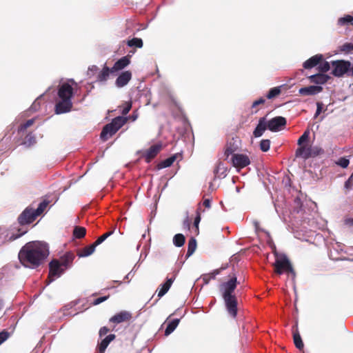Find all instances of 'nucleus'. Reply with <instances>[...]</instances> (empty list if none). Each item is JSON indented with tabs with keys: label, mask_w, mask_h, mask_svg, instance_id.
Segmentation results:
<instances>
[{
	"label": "nucleus",
	"mask_w": 353,
	"mask_h": 353,
	"mask_svg": "<svg viewBox=\"0 0 353 353\" xmlns=\"http://www.w3.org/2000/svg\"><path fill=\"white\" fill-rule=\"evenodd\" d=\"M294 343L296 348L301 350L303 349L304 344L301 337L299 328H298V323L296 322L295 325L292 327V329Z\"/></svg>",
	"instance_id": "aec40b11"
},
{
	"label": "nucleus",
	"mask_w": 353,
	"mask_h": 353,
	"mask_svg": "<svg viewBox=\"0 0 353 353\" xmlns=\"http://www.w3.org/2000/svg\"><path fill=\"white\" fill-rule=\"evenodd\" d=\"M323 90V88L319 85H310L299 89V93L302 96L315 95Z\"/></svg>",
	"instance_id": "6ab92c4d"
},
{
	"label": "nucleus",
	"mask_w": 353,
	"mask_h": 353,
	"mask_svg": "<svg viewBox=\"0 0 353 353\" xmlns=\"http://www.w3.org/2000/svg\"><path fill=\"white\" fill-rule=\"evenodd\" d=\"M38 216L34 209L30 206L27 207L19 216L18 222L21 225L32 223Z\"/></svg>",
	"instance_id": "9d476101"
},
{
	"label": "nucleus",
	"mask_w": 353,
	"mask_h": 353,
	"mask_svg": "<svg viewBox=\"0 0 353 353\" xmlns=\"http://www.w3.org/2000/svg\"><path fill=\"white\" fill-rule=\"evenodd\" d=\"M270 148V141L269 139H263L260 142V149L263 152H268Z\"/></svg>",
	"instance_id": "79ce46f5"
},
{
	"label": "nucleus",
	"mask_w": 353,
	"mask_h": 353,
	"mask_svg": "<svg viewBox=\"0 0 353 353\" xmlns=\"http://www.w3.org/2000/svg\"><path fill=\"white\" fill-rule=\"evenodd\" d=\"M341 51L345 52V54H348L353 51V43H345L343 45L341 46Z\"/></svg>",
	"instance_id": "37998d69"
},
{
	"label": "nucleus",
	"mask_w": 353,
	"mask_h": 353,
	"mask_svg": "<svg viewBox=\"0 0 353 353\" xmlns=\"http://www.w3.org/2000/svg\"><path fill=\"white\" fill-rule=\"evenodd\" d=\"M175 279V276H173L171 278H168L166 281L160 285V289L158 290V297L161 298L164 296L170 288L172 284Z\"/></svg>",
	"instance_id": "b1692460"
},
{
	"label": "nucleus",
	"mask_w": 353,
	"mask_h": 353,
	"mask_svg": "<svg viewBox=\"0 0 353 353\" xmlns=\"http://www.w3.org/2000/svg\"><path fill=\"white\" fill-rule=\"evenodd\" d=\"M48 254L47 244L41 241H30L21 248L18 257L24 267L34 269L39 267Z\"/></svg>",
	"instance_id": "f257e3e1"
},
{
	"label": "nucleus",
	"mask_w": 353,
	"mask_h": 353,
	"mask_svg": "<svg viewBox=\"0 0 353 353\" xmlns=\"http://www.w3.org/2000/svg\"><path fill=\"white\" fill-rule=\"evenodd\" d=\"M27 232V230H23L21 228H13L3 230L0 232V243H5L11 242Z\"/></svg>",
	"instance_id": "0eeeda50"
},
{
	"label": "nucleus",
	"mask_w": 353,
	"mask_h": 353,
	"mask_svg": "<svg viewBox=\"0 0 353 353\" xmlns=\"http://www.w3.org/2000/svg\"><path fill=\"white\" fill-rule=\"evenodd\" d=\"M203 205L207 208H210V206H211V201L210 199H205L203 202Z\"/></svg>",
	"instance_id": "13d9d810"
},
{
	"label": "nucleus",
	"mask_w": 353,
	"mask_h": 353,
	"mask_svg": "<svg viewBox=\"0 0 353 353\" xmlns=\"http://www.w3.org/2000/svg\"><path fill=\"white\" fill-rule=\"evenodd\" d=\"M310 134V129H307L298 139L297 144L299 145V147L295 152V155L296 157H303V159H307L311 157H315L323 153V150L320 148L315 147L312 148L303 145L304 143L308 141Z\"/></svg>",
	"instance_id": "7ed1b4c3"
},
{
	"label": "nucleus",
	"mask_w": 353,
	"mask_h": 353,
	"mask_svg": "<svg viewBox=\"0 0 353 353\" xmlns=\"http://www.w3.org/2000/svg\"><path fill=\"white\" fill-rule=\"evenodd\" d=\"M110 74L112 73V68H110L109 67L104 65L103 69L99 72L97 79L98 81H106L108 79Z\"/></svg>",
	"instance_id": "c85d7f7f"
},
{
	"label": "nucleus",
	"mask_w": 353,
	"mask_h": 353,
	"mask_svg": "<svg viewBox=\"0 0 353 353\" xmlns=\"http://www.w3.org/2000/svg\"><path fill=\"white\" fill-rule=\"evenodd\" d=\"M48 205H49V201H48L47 199H44L43 201H41L39 204L38 208L36 210H34L36 214L38 216L41 215L44 212V210L46 209V208L48 207Z\"/></svg>",
	"instance_id": "4c0bfd02"
},
{
	"label": "nucleus",
	"mask_w": 353,
	"mask_h": 353,
	"mask_svg": "<svg viewBox=\"0 0 353 353\" xmlns=\"http://www.w3.org/2000/svg\"><path fill=\"white\" fill-rule=\"evenodd\" d=\"M241 140L237 136L229 138L227 140L224 148L225 159H228L229 156L231 154L232 156L233 154L239 150Z\"/></svg>",
	"instance_id": "1a4fd4ad"
},
{
	"label": "nucleus",
	"mask_w": 353,
	"mask_h": 353,
	"mask_svg": "<svg viewBox=\"0 0 353 353\" xmlns=\"http://www.w3.org/2000/svg\"><path fill=\"white\" fill-rule=\"evenodd\" d=\"M287 120L285 117L277 116L268 122V129L272 132H278L285 128Z\"/></svg>",
	"instance_id": "ddd939ff"
},
{
	"label": "nucleus",
	"mask_w": 353,
	"mask_h": 353,
	"mask_svg": "<svg viewBox=\"0 0 353 353\" xmlns=\"http://www.w3.org/2000/svg\"><path fill=\"white\" fill-rule=\"evenodd\" d=\"M231 163L232 165L239 171L251 163L249 157L245 154H233L231 157Z\"/></svg>",
	"instance_id": "9b49d317"
},
{
	"label": "nucleus",
	"mask_w": 353,
	"mask_h": 353,
	"mask_svg": "<svg viewBox=\"0 0 353 353\" xmlns=\"http://www.w3.org/2000/svg\"><path fill=\"white\" fill-rule=\"evenodd\" d=\"M349 77H353V65H351V69H350Z\"/></svg>",
	"instance_id": "e2e57ef3"
},
{
	"label": "nucleus",
	"mask_w": 353,
	"mask_h": 353,
	"mask_svg": "<svg viewBox=\"0 0 353 353\" xmlns=\"http://www.w3.org/2000/svg\"><path fill=\"white\" fill-rule=\"evenodd\" d=\"M316 106H317V108H316V113L314 114V118H316L322 112L323 104L321 102H317Z\"/></svg>",
	"instance_id": "603ef678"
},
{
	"label": "nucleus",
	"mask_w": 353,
	"mask_h": 353,
	"mask_svg": "<svg viewBox=\"0 0 353 353\" xmlns=\"http://www.w3.org/2000/svg\"><path fill=\"white\" fill-rule=\"evenodd\" d=\"M127 44L129 47H136L141 48L143 47V43L141 39L134 37L130 40H128Z\"/></svg>",
	"instance_id": "c9c22d12"
},
{
	"label": "nucleus",
	"mask_w": 353,
	"mask_h": 353,
	"mask_svg": "<svg viewBox=\"0 0 353 353\" xmlns=\"http://www.w3.org/2000/svg\"><path fill=\"white\" fill-rule=\"evenodd\" d=\"M75 258V255L72 252H67L59 259L61 265L65 269L71 267L72 262Z\"/></svg>",
	"instance_id": "a211bd4d"
},
{
	"label": "nucleus",
	"mask_w": 353,
	"mask_h": 353,
	"mask_svg": "<svg viewBox=\"0 0 353 353\" xmlns=\"http://www.w3.org/2000/svg\"><path fill=\"white\" fill-rule=\"evenodd\" d=\"M35 122V119H31L27 120L26 122L21 123L20 125L18 127V134L20 136H23L26 132H27V130L31 127Z\"/></svg>",
	"instance_id": "cd10ccee"
},
{
	"label": "nucleus",
	"mask_w": 353,
	"mask_h": 353,
	"mask_svg": "<svg viewBox=\"0 0 353 353\" xmlns=\"http://www.w3.org/2000/svg\"><path fill=\"white\" fill-rule=\"evenodd\" d=\"M308 78L311 83L316 84H324L329 80L330 77L327 74L319 73L311 75Z\"/></svg>",
	"instance_id": "a878e982"
},
{
	"label": "nucleus",
	"mask_w": 353,
	"mask_h": 353,
	"mask_svg": "<svg viewBox=\"0 0 353 353\" xmlns=\"http://www.w3.org/2000/svg\"><path fill=\"white\" fill-rule=\"evenodd\" d=\"M332 74L336 77H341L344 74L349 77L351 62L346 60H336L331 62Z\"/></svg>",
	"instance_id": "39448f33"
},
{
	"label": "nucleus",
	"mask_w": 353,
	"mask_h": 353,
	"mask_svg": "<svg viewBox=\"0 0 353 353\" xmlns=\"http://www.w3.org/2000/svg\"><path fill=\"white\" fill-rule=\"evenodd\" d=\"M179 322L180 319H173L170 322H169L165 330V335H170L176 328Z\"/></svg>",
	"instance_id": "2f4dec72"
},
{
	"label": "nucleus",
	"mask_w": 353,
	"mask_h": 353,
	"mask_svg": "<svg viewBox=\"0 0 353 353\" xmlns=\"http://www.w3.org/2000/svg\"><path fill=\"white\" fill-rule=\"evenodd\" d=\"M36 143V138L32 132L27 134L24 138L23 144L30 146Z\"/></svg>",
	"instance_id": "e433bc0d"
},
{
	"label": "nucleus",
	"mask_w": 353,
	"mask_h": 353,
	"mask_svg": "<svg viewBox=\"0 0 353 353\" xmlns=\"http://www.w3.org/2000/svg\"><path fill=\"white\" fill-rule=\"evenodd\" d=\"M10 336L8 332L3 330L0 332V345L2 344L5 341H6Z\"/></svg>",
	"instance_id": "09e8293b"
},
{
	"label": "nucleus",
	"mask_w": 353,
	"mask_h": 353,
	"mask_svg": "<svg viewBox=\"0 0 353 353\" xmlns=\"http://www.w3.org/2000/svg\"><path fill=\"white\" fill-rule=\"evenodd\" d=\"M344 187L347 190H351L352 188V187H353V179L350 176L345 181Z\"/></svg>",
	"instance_id": "3c124183"
},
{
	"label": "nucleus",
	"mask_w": 353,
	"mask_h": 353,
	"mask_svg": "<svg viewBox=\"0 0 353 353\" xmlns=\"http://www.w3.org/2000/svg\"><path fill=\"white\" fill-rule=\"evenodd\" d=\"M4 307V301L0 297V311Z\"/></svg>",
	"instance_id": "052dcab7"
},
{
	"label": "nucleus",
	"mask_w": 353,
	"mask_h": 353,
	"mask_svg": "<svg viewBox=\"0 0 353 353\" xmlns=\"http://www.w3.org/2000/svg\"><path fill=\"white\" fill-rule=\"evenodd\" d=\"M353 21V17L351 15H346L344 17H341L339 19V23L340 25H345L350 23Z\"/></svg>",
	"instance_id": "49530a36"
},
{
	"label": "nucleus",
	"mask_w": 353,
	"mask_h": 353,
	"mask_svg": "<svg viewBox=\"0 0 353 353\" xmlns=\"http://www.w3.org/2000/svg\"><path fill=\"white\" fill-rule=\"evenodd\" d=\"M265 102V100L263 98H260L259 99L254 101L252 105V112L256 113L259 110V108H258V106L259 105L264 104Z\"/></svg>",
	"instance_id": "a19ab883"
},
{
	"label": "nucleus",
	"mask_w": 353,
	"mask_h": 353,
	"mask_svg": "<svg viewBox=\"0 0 353 353\" xmlns=\"http://www.w3.org/2000/svg\"><path fill=\"white\" fill-rule=\"evenodd\" d=\"M185 238L182 234H176L173 238V243L176 247H181L184 245Z\"/></svg>",
	"instance_id": "f704fd0d"
},
{
	"label": "nucleus",
	"mask_w": 353,
	"mask_h": 353,
	"mask_svg": "<svg viewBox=\"0 0 353 353\" xmlns=\"http://www.w3.org/2000/svg\"><path fill=\"white\" fill-rule=\"evenodd\" d=\"M266 129H268V123L266 122V119L265 117H261L259 119V123L253 132L254 137H261Z\"/></svg>",
	"instance_id": "4be33fe9"
},
{
	"label": "nucleus",
	"mask_w": 353,
	"mask_h": 353,
	"mask_svg": "<svg viewBox=\"0 0 353 353\" xmlns=\"http://www.w3.org/2000/svg\"><path fill=\"white\" fill-rule=\"evenodd\" d=\"M237 285V279L235 275L231 276V278L227 281L224 282L221 285V289L223 290L222 296H232Z\"/></svg>",
	"instance_id": "4468645a"
},
{
	"label": "nucleus",
	"mask_w": 353,
	"mask_h": 353,
	"mask_svg": "<svg viewBox=\"0 0 353 353\" xmlns=\"http://www.w3.org/2000/svg\"><path fill=\"white\" fill-rule=\"evenodd\" d=\"M330 68H332L331 63H330L327 61L323 62L319 66V70L321 72H327L330 69Z\"/></svg>",
	"instance_id": "a18cd8bd"
},
{
	"label": "nucleus",
	"mask_w": 353,
	"mask_h": 353,
	"mask_svg": "<svg viewBox=\"0 0 353 353\" xmlns=\"http://www.w3.org/2000/svg\"><path fill=\"white\" fill-rule=\"evenodd\" d=\"M65 269L61 265L58 259H53L49 263V274L46 282L48 284L64 273Z\"/></svg>",
	"instance_id": "6e6552de"
},
{
	"label": "nucleus",
	"mask_w": 353,
	"mask_h": 353,
	"mask_svg": "<svg viewBox=\"0 0 353 353\" xmlns=\"http://www.w3.org/2000/svg\"><path fill=\"white\" fill-rule=\"evenodd\" d=\"M96 245H94V243H93L92 244L88 245V246H86L83 248H81V249H79L77 251V255L79 257V258H82V257H87V256H90L92 254L94 253V250H95V248H96Z\"/></svg>",
	"instance_id": "393cba45"
},
{
	"label": "nucleus",
	"mask_w": 353,
	"mask_h": 353,
	"mask_svg": "<svg viewBox=\"0 0 353 353\" xmlns=\"http://www.w3.org/2000/svg\"><path fill=\"white\" fill-rule=\"evenodd\" d=\"M69 81L72 83H74V81L73 79H70Z\"/></svg>",
	"instance_id": "0e129e2a"
},
{
	"label": "nucleus",
	"mask_w": 353,
	"mask_h": 353,
	"mask_svg": "<svg viewBox=\"0 0 353 353\" xmlns=\"http://www.w3.org/2000/svg\"><path fill=\"white\" fill-rule=\"evenodd\" d=\"M128 119H130L132 121H134L138 118V114L136 111L133 112L132 114L128 117Z\"/></svg>",
	"instance_id": "4d7b16f0"
},
{
	"label": "nucleus",
	"mask_w": 353,
	"mask_h": 353,
	"mask_svg": "<svg viewBox=\"0 0 353 353\" xmlns=\"http://www.w3.org/2000/svg\"><path fill=\"white\" fill-rule=\"evenodd\" d=\"M128 118L119 116L112 120L110 123L106 124L102 129L100 137L103 141H107L121 128L128 121Z\"/></svg>",
	"instance_id": "20e7f679"
},
{
	"label": "nucleus",
	"mask_w": 353,
	"mask_h": 353,
	"mask_svg": "<svg viewBox=\"0 0 353 353\" xmlns=\"http://www.w3.org/2000/svg\"><path fill=\"white\" fill-rule=\"evenodd\" d=\"M115 337L116 336L114 334H110L103 339L98 346L99 353H104L110 343L112 341Z\"/></svg>",
	"instance_id": "bb28decb"
},
{
	"label": "nucleus",
	"mask_w": 353,
	"mask_h": 353,
	"mask_svg": "<svg viewBox=\"0 0 353 353\" xmlns=\"http://www.w3.org/2000/svg\"><path fill=\"white\" fill-rule=\"evenodd\" d=\"M130 63V57L128 56L123 57L117 61L112 68V73L121 70Z\"/></svg>",
	"instance_id": "412c9836"
},
{
	"label": "nucleus",
	"mask_w": 353,
	"mask_h": 353,
	"mask_svg": "<svg viewBox=\"0 0 353 353\" xmlns=\"http://www.w3.org/2000/svg\"><path fill=\"white\" fill-rule=\"evenodd\" d=\"M323 59V57L322 54H316L305 61L303 63V67L305 69L312 68L319 64Z\"/></svg>",
	"instance_id": "5701e85b"
},
{
	"label": "nucleus",
	"mask_w": 353,
	"mask_h": 353,
	"mask_svg": "<svg viewBox=\"0 0 353 353\" xmlns=\"http://www.w3.org/2000/svg\"><path fill=\"white\" fill-rule=\"evenodd\" d=\"M273 266L274 268V272L279 275L282 274L283 272L295 275L292 265L285 256L276 258Z\"/></svg>",
	"instance_id": "423d86ee"
},
{
	"label": "nucleus",
	"mask_w": 353,
	"mask_h": 353,
	"mask_svg": "<svg viewBox=\"0 0 353 353\" xmlns=\"http://www.w3.org/2000/svg\"><path fill=\"white\" fill-rule=\"evenodd\" d=\"M280 93H281L280 87H274V88H271L269 90L268 93L266 95V97L268 99H272L276 97L277 96H279L280 94Z\"/></svg>",
	"instance_id": "58836bf2"
},
{
	"label": "nucleus",
	"mask_w": 353,
	"mask_h": 353,
	"mask_svg": "<svg viewBox=\"0 0 353 353\" xmlns=\"http://www.w3.org/2000/svg\"><path fill=\"white\" fill-rule=\"evenodd\" d=\"M109 331H110V330L107 327H105V326L102 327L100 329L99 332V336L102 337L103 336L107 334Z\"/></svg>",
	"instance_id": "864d4df0"
},
{
	"label": "nucleus",
	"mask_w": 353,
	"mask_h": 353,
	"mask_svg": "<svg viewBox=\"0 0 353 353\" xmlns=\"http://www.w3.org/2000/svg\"><path fill=\"white\" fill-rule=\"evenodd\" d=\"M109 297H110V295L99 297L93 301L92 305H99V304L103 303V301L108 300L109 299Z\"/></svg>",
	"instance_id": "8fccbe9b"
},
{
	"label": "nucleus",
	"mask_w": 353,
	"mask_h": 353,
	"mask_svg": "<svg viewBox=\"0 0 353 353\" xmlns=\"http://www.w3.org/2000/svg\"><path fill=\"white\" fill-rule=\"evenodd\" d=\"M344 222H345V224L347 225L353 226V218L345 219Z\"/></svg>",
	"instance_id": "6e6d98bb"
},
{
	"label": "nucleus",
	"mask_w": 353,
	"mask_h": 353,
	"mask_svg": "<svg viewBox=\"0 0 353 353\" xmlns=\"http://www.w3.org/2000/svg\"><path fill=\"white\" fill-rule=\"evenodd\" d=\"M336 163L343 168H346L349 165L350 161L345 157H341L338 159Z\"/></svg>",
	"instance_id": "c03bdc74"
},
{
	"label": "nucleus",
	"mask_w": 353,
	"mask_h": 353,
	"mask_svg": "<svg viewBox=\"0 0 353 353\" xmlns=\"http://www.w3.org/2000/svg\"><path fill=\"white\" fill-rule=\"evenodd\" d=\"M225 267H222L219 269L214 270L213 272H212L210 274H205L203 275V281L205 284H208L210 280L214 279L216 276L219 274L221 272V270L225 269Z\"/></svg>",
	"instance_id": "c756f323"
},
{
	"label": "nucleus",
	"mask_w": 353,
	"mask_h": 353,
	"mask_svg": "<svg viewBox=\"0 0 353 353\" xmlns=\"http://www.w3.org/2000/svg\"><path fill=\"white\" fill-rule=\"evenodd\" d=\"M39 105V102L38 99L35 100L34 102L32 105V108L36 110L37 107Z\"/></svg>",
	"instance_id": "bf43d9fd"
},
{
	"label": "nucleus",
	"mask_w": 353,
	"mask_h": 353,
	"mask_svg": "<svg viewBox=\"0 0 353 353\" xmlns=\"http://www.w3.org/2000/svg\"><path fill=\"white\" fill-rule=\"evenodd\" d=\"M161 150L162 145L161 143L152 145L148 150L143 152L141 157L145 159L147 163H150L157 157Z\"/></svg>",
	"instance_id": "2eb2a0df"
},
{
	"label": "nucleus",
	"mask_w": 353,
	"mask_h": 353,
	"mask_svg": "<svg viewBox=\"0 0 353 353\" xmlns=\"http://www.w3.org/2000/svg\"><path fill=\"white\" fill-rule=\"evenodd\" d=\"M123 108L121 110V113L123 115H126L132 108V102L131 101L125 102L123 104Z\"/></svg>",
	"instance_id": "de8ad7c7"
},
{
	"label": "nucleus",
	"mask_w": 353,
	"mask_h": 353,
	"mask_svg": "<svg viewBox=\"0 0 353 353\" xmlns=\"http://www.w3.org/2000/svg\"><path fill=\"white\" fill-rule=\"evenodd\" d=\"M176 156L172 155V156L170 157L169 158L161 161L157 165V168H158V169L168 168L173 164V163L176 161Z\"/></svg>",
	"instance_id": "7c9ffc66"
},
{
	"label": "nucleus",
	"mask_w": 353,
	"mask_h": 353,
	"mask_svg": "<svg viewBox=\"0 0 353 353\" xmlns=\"http://www.w3.org/2000/svg\"><path fill=\"white\" fill-rule=\"evenodd\" d=\"M196 241L194 237H191L188 241L187 256H190L196 250Z\"/></svg>",
	"instance_id": "473e14b6"
},
{
	"label": "nucleus",
	"mask_w": 353,
	"mask_h": 353,
	"mask_svg": "<svg viewBox=\"0 0 353 353\" xmlns=\"http://www.w3.org/2000/svg\"><path fill=\"white\" fill-rule=\"evenodd\" d=\"M86 229L83 227L76 226L73 230V236L77 239H81L85 236Z\"/></svg>",
	"instance_id": "72a5a7b5"
},
{
	"label": "nucleus",
	"mask_w": 353,
	"mask_h": 353,
	"mask_svg": "<svg viewBox=\"0 0 353 353\" xmlns=\"http://www.w3.org/2000/svg\"><path fill=\"white\" fill-rule=\"evenodd\" d=\"M225 301V307L229 314L232 317L235 318L237 315V299L235 295L223 296Z\"/></svg>",
	"instance_id": "f8f14e48"
},
{
	"label": "nucleus",
	"mask_w": 353,
	"mask_h": 353,
	"mask_svg": "<svg viewBox=\"0 0 353 353\" xmlns=\"http://www.w3.org/2000/svg\"><path fill=\"white\" fill-rule=\"evenodd\" d=\"M114 232V230H112L111 231H109L108 232H105L101 236H99L94 242V245L96 246H98L101 243H102L106 239H108L109 236H110Z\"/></svg>",
	"instance_id": "ea45409f"
},
{
	"label": "nucleus",
	"mask_w": 353,
	"mask_h": 353,
	"mask_svg": "<svg viewBox=\"0 0 353 353\" xmlns=\"http://www.w3.org/2000/svg\"><path fill=\"white\" fill-rule=\"evenodd\" d=\"M132 72L129 70L121 72L115 81V85L117 88H123L131 80Z\"/></svg>",
	"instance_id": "f3484780"
},
{
	"label": "nucleus",
	"mask_w": 353,
	"mask_h": 353,
	"mask_svg": "<svg viewBox=\"0 0 353 353\" xmlns=\"http://www.w3.org/2000/svg\"><path fill=\"white\" fill-rule=\"evenodd\" d=\"M201 221V216L199 213H198L197 216H196L194 221V225L196 228V230L197 232H199V223Z\"/></svg>",
	"instance_id": "5fc2aeb1"
},
{
	"label": "nucleus",
	"mask_w": 353,
	"mask_h": 353,
	"mask_svg": "<svg viewBox=\"0 0 353 353\" xmlns=\"http://www.w3.org/2000/svg\"><path fill=\"white\" fill-rule=\"evenodd\" d=\"M74 94V90L68 82L59 85L57 95L59 101L55 105V112L57 114L70 112L72 108L71 99Z\"/></svg>",
	"instance_id": "f03ea898"
},
{
	"label": "nucleus",
	"mask_w": 353,
	"mask_h": 353,
	"mask_svg": "<svg viewBox=\"0 0 353 353\" xmlns=\"http://www.w3.org/2000/svg\"><path fill=\"white\" fill-rule=\"evenodd\" d=\"M132 314L128 311H121L110 319V321L116 324L130 321Z\"/></svg>",
	"instance_id": "dca6fc26"
},
{
	"label": "nucleus",
	"mask_w": 353,
	"mask_h": 353,
	"mask_svg": "<svg viewBox=\"0 0 353 353\" xmlns=\"http://www.w3.org/2000/svg\"><path fill=\"white\" fill-rule=\"evenodd\" d=\"M89 70L92 72H96L98 70V68L96 65H92V67L89 68Z\"/></svg>",
	"instance_id": "680f3d73"
}]
</instances>
